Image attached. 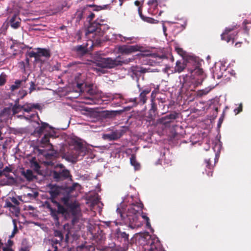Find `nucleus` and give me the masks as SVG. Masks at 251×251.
Wrapping results in <instances>:
<instances>
[{"label": "nucleus", "mask_w": 251, "mask_h": 251, "mask_svg": "<svg viewBox=\"0 0 251 251\" xmlns=\"http://www.w3.org/2000/svg\"><path fill=\"white\" fill-rule=\"evenodd\" d=\"M144 48L139 45H123L118 48V51L120 53L125 54H129L138 51H143Z\"/></svg>", "instance_id": "nucleus-12"}, {"label": "nucleus", "mask_w": 251, "mask_h": 251, "mask_svg": "<svg viewBox=\"0 0 251 251\" xmlns=\"http://www.w3.org/2000/svg\"><path fill=\"white\" fill-rule=\"evenodd\" d=\"M2 171L3 172V175L7 176L6 174L12 172V169L9 166H6Z\"/></svg>", "instance_id": "nucleus-43"}, {"label": "nucleus", "mask_w": 251, "mask_h": 251, "mask_svg": "<svg viewBox=\"0 0 251 251\" xmlns=\"http://www.w3.org/2000/svg\"><path fill=\"white\" fill-rule=\"evenodd\" d=\"M5 206L7 207H9L14 209H15L16 207L15 205H13L12 202L9 201H6L5 202Z\"/></svg>", "instance_id": "nucleus-48"}, {"label": "nucleus", "mask_w": 251, "mask_h": 251, "mask_svg": "<svg viewBox=\"0 0 251 251\" xmlns=\"http://www.w3.org/2000/svg\"><path fill=\"white\" fill-rule=\"evenodd\" d=\"M122 135L121 131L116 130L112 132L111 133L104 134L103 138L110 141L116 140L120 138Z\"/></svg>", "instance_id": "nucleus-22"}, {"label": "nucleus", "mask_w": 251, "mask_h": 251, "mask_svg": "<svg viewBox=\"0 0 251 251\" xmlns=\"http://www.w3.org/2000/svg\"><path fill=\"white\" fill-rule=\"evenodd\" d=\"M61 201L63 205L66 208L67 212L63 216L68 214L70 212L72 215H77L80 212V205L76 201H70V197L68 195L61 198Z\"/></svg>", "instance_id": "nucleus-4"}, {"label": "nucleus", "mask_w": 251, "mask_h": 251, "mask_svg": "<svg viewBox=\"0 0 251 251\" xmlns=\"http://www.w3.org/2000/svg\"><path fill=\"white\" fill-rule=\"evenodd\" d=\"M237 24L232 25L225 28L224 32L221 34V39L229 43L232 42V44L234 42L235 37L237 35L238 32L236 30L239 27Z\"/></svg>", "instance_id": "nucleus-7"}, {"label": "nucleus", "mask_w": 251, "mask_h": 251, "mask_svg": "<svg viewBox=\"0 0 251 251\" xmlns=\"http://www.w3.org/2000/svg\"><path fill=\"white\" fill-rule=\"evenodd\" d=\"M150 69H147L141 66H133L131 68V71L136 76H141L142 75L150 72Z\"/></svg>", "instance_id": "nucleus-21"}, {"label": "nucleus", "mask_w": 251, "mask_h": 251, "mask_svg": "<svg viewBox=\"0 0 251 251\" xmlns=\"http://www.w3.org/2000/svg\"><path fill=\"white\" fill-rule=\"evenodd\" d=\"M22 174L26 180L29 181L32 180L34 177L33 172L31 170H27L26 171H24Z\"/></svg>", "instance_id": "nucleus-28"}, {"label": "nucleus", "mask_w": 251, "mask_h": 251, "mask_svg": "<svg viewBox=\"0 0 251 251\" xmlns=\"http://www.w3.org/2000/svg\"><path fill=\"white\" fill-rule=\"evenodd\" d=\"M130 164L134 167L135 170H139L140 168V164L136 161V156L135 154H132L130 158Z\"/></svg>", "instance_id": "nucleus-29"}, {"label": "nucleus", "mask_w": 251, "mask_h": 251, "mask_svg": "<svg viewBox=\"0 0 251 251\" xmlns=\"http://www.w3.org/2000/svg\"><path fill=\"white\" fill-rule=\"evenodd\" d=\"M3 251H14L11 247H5L2 249Z\"/></svg>", "instance_id": "nucleus-61"}, {"label": "nucleus", "mask_w": 251, "mask_h": 251, "mask_svg": "<svg viewBox=\"0 0 251 251\" xmlns=\"http://www.w3.org/2000/svg\"><path fill=\"white\" fill-rule=\"evenodd\" d=\"M54 235L56 237H58V239H56L53 238L51 239L52 247L54 249L53 251H58V247L57 244H61V243L64 239V236L62 232L60 230H55L54 231Z\"/></svg>", "instance_id": "nucleus-13"}, {"label": "nucleus", "mask_w": 251, "mask_h": 251, "mask_svg": "<svg viewBox=\"0 0 251 251\" xmlns=\"http://www.w3.org/2000/svg\"><path fill=\"white\" fill-rule=\"evenodd\" d=\"M122 63L123 62L119 60L118 58H102L97 61L96 66L101 69L113 68L116 66L122 65Z\"/></svg>", "instance_id": "nucleus-8"}, {"label": "nucleus", "mask_w": 251, "mask_h": 251, "mask_svg": "<svg viewBox=\"0 0 251 251\" xmlns=\"http://www.w3.org/2000/svg\"><path fill=\"white\" fill-rule=\"evenodd\" d=\"M149 6L148 12L152 15H156L158 13L157 7L158 5V0H150L148 2Z\"/></svg>", "instance_id": "nucleus-20"}, {"label": "nucleus", "mask_w": 251, "mask_h": 251, "mask_svg": "<svg viewBox=\"0 0 251 251\" xmlns=\"http://www.w3.org/2000/svg\"><path fill=\"white\" fill-rule=\"evenodd\" d=\"M79 186V185L77 183H74L70 187H64L65 193H67L66 195H68L69 196V194L72 193L75 189V188Z\"/></svg>", "instance_id": "nucleus-31"}, {"label": "nucleus", "mask_w": 251, "mask_h": 251, "mask_svg": "<svg viewBox=\"0 0 251 251\" xmlns=\"http://www.w3.org/2000/svg\"><path fill=\"white\" fill-rule=\"evenodd\" d=\"M175 50L178 54L182 56H183L185 54V51L182 48H180L179 47H176Z\"/></svg>", "instance_id": "nucleus-41"}, {"label": "nucleus", "mask_w": 251, "mask_h": 251, "mask_svg": "<svg viewBox=\"0 0 251 251\" xmlns=\"http://www.w3.org/2000/svg\"><path fill=\"white\" fill-rule=\"evenodd\" d=\"M38 193L37 192H34L33 193H28L27 196L30 199H35L38 196Z\"/></svg>", "instance_id": "nucleus-47"}, {"label": "nucleus", "mask_w": 251, "mask_h": 251, "mask_svg": "<svg viewBox=\"0 0 251 251\" xmlns=\"http://www.w3.org/2000/svg\"><path fill=\"white\" fill-rule=\"evenodd\" d=\"M159 93V86H157L156 88H155L153 91H152L151 94V99H156V97L157 94Z\"/></svg>", "instance_id": "nucleus-36"}, {"label": "nucleus", "mask_w": 251, "mask_h": 251, "mask_svg": "<svg viewBox=\"0 0 251 251\" xmlns=\"http://www.w3.org/2000/svg\"><path fill=\"white\" fill-rule=\"evenodd\" d=\"M142 239L145 242L144 246L146 250L149 251H164L157 237L152 236L147 233L144 234Z\"/></svg>", "instance_id": "nucleus-2"}, {"label": "nucleus", "mask_w": 251, "mask_h": 251, "mask_svg": "<svg viewBox=\"0 0 251 251\" xmlns=\"http://www.w3.org/2000/svg\"><path fill=\"white\" fill-rule=\"evenodd\" d=\"M99 30V28L98 27H97L96 28H94L93 25H91L90 26H89L88 28V31L89 33H93L95 32H97Z\"/></svg>", "instance_id": "nucleus-42"}, {"label": "nucleus", "mask_w": 251, "mask_h": 251, "mask_svg": "<svg viewBox=\"0 0 251 251\" xmlns=\"http://www.w3.org/2000/svg\"><path fill=\"white\" fill-rule=\"evenodd\" d=\"M143 21L147 22L148 23H154V21L155 20L153 18H150V17H145L144 19H142Z\"/></svg>", "instance_id": "nucleus-53"}, {"label": "nucleus", "mask_w": 251, "mask_h": 251, "mask_svg": "<svg viewBox=\"0 0 251 251\" xmlns=\"http://www.w3.org/2000/svg\"><path fill=\"white\" fill-rule=\"evenodd\" d=\"M19 251H29V248L27 246H25L21 248Z\"/></svg>", "instance_id": "nucleus-60"}, {"label": "nucleus", "mask_w": 251, "mask_h": 251, "mask_svg": "<svg viewBox=\"0 0 251 251\" xmlns=\"http://www.w3.org/2000/svg\"><path fill=\"white\" fill-rule=\"evenodd\" d=\"M23 110V105H17V104H12L11 107L12 115L13 116Z\"/></svg>", "instance_id": "nucleus-30"}, {"label": "nucleus", "mask_w": 251, "mask_h": 251, "mask_svg": "<svg viewBox=\"0 0 251 251\" xmlns=\"http://www.w3.org/2000/svg\"><path fill=\"white\" fill-rule=\"evenodd\" d=\"M104 117L107 118H111L119 113L118 111H105L104 112Z\"/></svg>", "instance_id": "nucleus-32"}, {"label": "nucleus", "mask_w": 251, "mask_h": 251, "mask_svg": "<svg viewBox=\"0 0 251 251\" xmlns=\"http://www.w3.org/2000/svg\"><path fill=\"white\" fill-rule=\"evenodd\" d=\"M29 83H30V87L29 88V93L30 94L33 91L35 90L36 85L33 81H30Z\"/></svg>", "instance_id": "nucleus-38"}, {"label": "nucleus", "mask_w": 251, "mask_h": 251, "mask_svg": "<svg viewBox=\"0 0 251 251\" xmlns=\"http://www.w3.org/2000/svg\"><path fill=\"white\" fill-rule=\"evenodd\" d=\"M50 138H53V134L51 133H45L43 137L41 138L40 144L42 147H45L47 146L52 147V145L50 142Z\"/></svg>", "instance_id": "nucleus-19"}, {"label": "nucleus", "mask_w": 251, "mask_h": 251, "mask_svg": "<svg viewBox=\"0 0 251 251\" xmlns=\"http://www.w3.org/2000/svg\"><path fill=\"white\" fill-rule=\"evenodd\" d=\"M48 187L49 189L48 193L50 196L49 200L57 201L62 203L61 201V198L63 197V196L67 195L65 194L64 187L52 184H49Z\"/></svg>", "instance_id": "nucleus-6"}, {"label": "nucleus", "mask_w": 251, "mask_h": 251, "mask_svg": "<svg viewBox=\"0 0 251 251\" xmlns=\"http://www.w3.org/2000/svg\"><path fill=\"white\" fill-rule=\"evenodd\" d=\"M88 44L89 43H87L85 45L76 46L73 48V50L75 51L77 55L80 56H83L88 52V49L87 48Z\"/></svg>", "instance_id": "nucleus-18"}, {"label": "nucleus", "mask_w": 251, "mask_h": 251, "mask_svg": "<svg viewBox=\"0 0 251 251\" xmlns=\"http://www.w3.org/2000/svg\"><path fill=\"white\" fill-rule=\"evenodd\" d=\"M193 72L199 76H200L201 78H203L204 77V72L201 68H197Z\"/></svg>", "instance_id": "nucleus-35"}, {"label": "nucleus", "mask_w": 251, "mask_h": 251, "mask_svg": "<svg viewBox=\"0 0 251 251\" xmlns=\"http://www.w3.org/2000/svg\"><path fill=\"white\" fill-rule=\"evenodd\" d=\"M37 52L40 56H43L49 58L50 56V52L49 49L45 48H37Z\"/></svg>", "instance_id": "nucleus-27"}, {"label": "nucleus", "mask_w": 251, "mask_h": 251, "mask_svg": "<svg viewBox=\"0 0 251 251\" xmlns=\"http://www.w3.org/2000/svg\"><path fill=\"white\" fill-rule=\"evenodd\" d=\"M26 54L29 57H31V58L35 57H36V56H37V52H35L33 51L27 52L26 53Z\"/></svg>", "instance_id": "nucleus-52"}, {"label": "nucleus", "mask_w": 251, "mask_h": 251, "mask_svg": "<svg viewBox=\"0 0 251 251\" xmlns=\"http://www.w3.org/2000/svg\"><path fill=\"white\" fill-rule=\"evenodd\" d=\"M90 6H93L95 7L94 10L95 11H99L100 10L103 9L105 7V5H104L103 7L101 6H96V5H90Z\"/></svg>", "instance_id": "nucleus-55"}, {"label": "nucleus", "mask_w": 251, "mask_h": 251, "mask_svg": "<svg viewBox=\"0 0 251 251\" xmlns=\"http://www.w3.org/2000/svg\"><path fill=\"white\" fill-rule=\"evenodd\" d=\"M9 106L7 107H4L0 110V118L3 120H7L9 118H11L13 115H12L11 107L12 103H9Z\"/></svg>", "instance_id": "nucleus-16"}, {"label": "nucleus", "mask_w": 251, "mask_h": 251, "mask_svg": "<svg viewBox=\"0 0 251 251\" xmlns=\"http://www.w3.org/2000/svg\"><path fill=\"white\" fill-rule=\"evenodd\" d=\"M211 90V88L207 87L204 89L200 90L198 92V96L201 97L207 94Z\"/></svg>", "instance_id": "nucleus-34"}, {"label": "nucleus", "mask_w": 251, "mask_h": 251, "mask_svg": "<svg viewBox=\"0 0 251 251\" xmlns=\"http://www.w3.org/2000/svg\"><path fill=\"white\" fill-rule=\"evenodd\" d=\"M52 127L47 123L42 122L41 125L37 127L34 132L36 136L40 137L45 132L49 133Z\"/></svg>", "instance_id": "nucleus-14"}, {"label": "nucleus", "mask_w": 251, "mask_h": 251, "mask_svg": "<svg viewBox=\"0 0 251 251\" xmlns=\"http://www.w3.org/2000/svg\"><path fill=\"white\" fill-rule=\"evenodd\" d=\"M105 225L106 226L110 227L113 226V225L117 226L118 223L116 221L112 222V221H107L104 222Z\"/></svg>", "instance_id": "nucleus-44"}, {"label": "nucleus", "mask_w": 251, "mask_h": 251, "mask_svg": "<svg viewBox=\"0 0 251 251\" xmlns=\"http://www.w3.org/2000/svg\"><path fill=\"white\" fill-rule=\"evenodd\" d=\"M41 56H40V55L37 52V56L36 57H34L35 61L38 62L41 61Z\"/></svg>", "instance_id": "nucleus-62"}, {"label": "nucleus", "mask_w": 251, "mask_h": 251, "mask_svg": "<svg viewBox=\"0 0 251 251\" xmlns=\"http://www.w3.org/2000/svg\"><path fill=\"white\" fill-rule=\"evenodd\" d=\"M142 8H143V5L142 4L139 7H138V14H139L140 17H141V18L142 19H144L145 16L142 14Z\"/></svg>", "instance_id": "nucleus-46"}, {"label": "nucleus", "mask_w": 251, "mask_h": 251, "mask_svg": "<svg viewBox=\"0 0 251 251\" xmlns=\"http://www.w3.org/2000/svg\"><path fill=\"white\" fill-rule=\"evenodd\" d=\"M205 163L206 164V167L208 169L211 170L213 168V165L211 164L210 162V159H206L205 160Z\"/></svg>", "instance_id": "nucleus-45"}, {"label": "nucleus", "mask_w": 251, "mask_h": 251, "mask_svg": "<svg viewBox=\"0 0 251 251\" xmlns=\"http://www.w3.org/2000/svg\"><path fill=\"white\" fill-rule=\"evenodd\" d=\"M52 177L56 182L61 181L67 179L72 180V176L70 172L61 164L57 165V168L52 172Z\"/></svg>", "instance_id": "nucleus-5"}, {"label": "nucleus", "mask_w": 251, "mask_h": 251, "mask_svg": "<svg viewBox=\"0 0 251 251\" xmlns=\"http://www.w3.org/2000/svg\"><path fill=\"white\" fill-rule=\"evenodd\" d=\"M151 91V89L147 88L144 90L140 89V93L138 98H130L128 102H132V107L136 106L137 105H143L146 103L148 100L147 95Z\"/></svg>", "instance_id": "nucleus-9"}, {"label": "nucleus", "mask_w": 251, "mask_h": 251, "mask_svg": "<svg viewBox=\"0 0 251 251\" xmlns=\"http://www.w3.org/2000/svg\"><path fill=\"white\" fill-rule=\"evenodd\" d=\"M11 201L12 203H13L15 204V206L16 205H18L20 204L19 201L17 200L16 198H15L14 197H13L11 199Z\"/></svg>", "instance_id": "nucleus-56"}, {"label": "nucleus", "mask_w": 251, "mask_h": 251, "mask_svg": "<svg viewBox=\"0 0 251 251\" xmlns=\"http://www.w3.org/2000/svg\"><path fill=\"white\" fill-rule=\"evenodd\" d=\"M28 80L27 78L24 77L22 80H20V81H23L24 82L21 84V87L22 88H26L27 86V84H26L27 80Z\"/></svg>", "instance_id": "nucleus-49"}, {"label": "nucleus", "mask_w": 251, "mask_h": 251, "mask_svg": "<svg viewBox=\"0 0 251 251\" xmlns=\"http://www.w3.org/2000/svg\"><path fill=\"white\" fill-rule=\"evenodd\" d=\"M94 17H95V14L94 13H91L88 16V18H89L90 20H93Z\"/></svg>", "instance_id": "nucleus-64"}, {"label": "nucleus", "mask_w": 251, "mask_h": 251, "mask_svg": "<svg viewBox=\"0 0 251 251\" xmlns=\"http://www.w3.org/2000/svg\"><path fill=\"white\" fill-rule=\"evenodd\" d=\"M224 117V112H223L222 115L220 117V118L219 119V121H218V126L219 127H220L221 126V124H222V123L223 122Z\"/></svg>", "instance_id": "nucleus-54"}, {"label": "nucleus", "mask_w": 251, "mask_h": 251, "mask_svg": "<svg viewBox=\"0 0 251 251\" xmlns=\"http://www.w3.org/2000/svg\"><path fill=\"white\" fill-rule=\"evenodd\" d=\"M187 63L185 61L177 60L176 63L175 67V72L176 73H180L182 72L184 69L186 67Z\"/></svg>", "instance_id": "nucleus-24"}, {"label": "nucleus", "mask_w": 251, "mask_h": 251, "mask_svg": "<svg viewBox=\"0 0 251 251\" xmlns=\"http://www.w3.org/2000/svg\"><path fill=\"white\" fill-rule=\"evenodd\" d=\"M247 23L246 22V21H245L244 22H243V24L245 25V26H244V29L245 30V33L247 34H249V28H248V27L246 25Z\"/></svg>", "instance_id": "nucleus-58"}, {"label": "nucleus", "mask_w": 251, "mask_h": 251, "mask_svg": "<svg viewBox=\"0 0 251 251\" xmlns=\"http://www.w3.org/2000/svg\"><path fill=\"white\" fill-rule=\"evenodd\" d=\"M84 147L83 145L81 143H77L76 146L75 147V149L74 151L76 152V154L75 158H77L79 156H83V151H84Z\"/></svg>", "instance_id": "nucleus-26"}, {"label": "nucleus", "mask_w": 251, "mask_h": 251, "mask_svg": "<svg viewBox=\"0 0 251 251\" xmlns=\"http://www.w3.org/2000/svg\"><path fill=\"white\" fill-rule=\"evenodd\" d=\"M51 202L54 204V206H56L57 209L53 208L51 207V204L48 201L45 202V205L47 209H48L50 212V215L53 218V220L55 222H58L59 221V214L64 215L65 213L67 212L66 208L57 201H53L52 200H50Z\"/></svg>", "instance_id": "nucleus-3"}, {"label": "nucleus", "mask_w": 251, "mask_h": 251, "mask_svg": "<svg viewBox=\"0 0 251 251\" xmlns=\"http://www.w3.org/2000/svg\"><path fill=\"white\" fill-rule=\"evenodd\" d=\"M23 81H20V80H16L14 84L11 85L10 90L12 91H14L18 88L21 87V84L23 82Z\"/></svg>", "instance_id": "nucleus-33"}, {"label": "nucleus", "mask_w": 251, "mask_h": 251, "mask_svg": "<svg viewBox=\"0 0 251 251\" xmlns=\"http://www.w3.org/2000/svg\"><path fill=\"white\" fill-rule=\"evenodd\" d=\"M118 238L123 241V244L125 245V251L127 249V246L129 243V235L125 231H121L119 229L117 232Z\"/></svg>", "instance_id": "nucleus-17"}, {"label": "nucleus", "mask_w": 251, "mask_h": 251, "mask_svg": "<svg viewBox=\"0 0 251 251\" xmlns=\"http://www.w3.org/2000/svg\"><path fill=\"white\" fill-rule=\"evenodd\" d=\"M13 241L10 239H9L7 241V242L6 244V246L9 247L11 248V247L13 246Z\"/></svg>", "instance_id": "nucleus-59"}, {"label": "nucleus", "mask_w": 251, "mask_h": 251, "mask_svg": "<svg viewBox=\"0 0 251 251\" xmlns=\"http://www.w3.org/2000/svg\"><path fill=\"white\" fill-rule=\"evenodd\" d=\"M242 110H243L242 104L240 103L239 104V105L238 106V107H237V108H236L234 109V112L235 115H237L238 113H239L240 112H241L242 111Z\"/></svg>", "instance_id": "nucleus-40"}, {"label": "nucleus", "mask_w": 251, "mask_h": 251, "mask_svg": "<svg viewBox=\"0 0 251 251\" xmlns=\"http://www.w3.org/2000/svg\"><path fill=\"white\" fill-rule=\"evenodd\" d=\"M142 217L143 219H144L146 221H150V219L148 217H147L146 215H145V214L142 212Z\"/></svg>", "instance_id": "nucleus-63"}, {"label": "nucleus", "mask_w": 251, "mask_h": 251, "mask_svg": "<svg viewBox=\"0 0 251 251\" xmlns=\"http://www.w3.org/2000/svg\"><path fill=\"white\" fill-rule=\"evenodd\" d=\"M156 101L157 102L158 105H160V103H164L166 102V98L158 97L157 98H156Z\"/></svg>", "instance_id": "nucleus-39"}, {"label": "nucleus", "mask_w": 251, "mask_h": 251, "mask_svg": "<svg viewBox=\"0 0 251 251\" xmlns=\"http://www.w3.org/2000/svg\"><path fill=\"white\" fill-rule=\"evenodd\" d=\"M73 217L72 219V224L74 226L75 224H76L78 221H79V219L76 216V215H73Z\"/></svg>", "instance_id": "nucleus-50"}, {"label": "nucleus", "mask_w": 251, "mask_h": 251, "mask_svg": "<svg viewBox=\"0 0 251 251\" xmlns=\"http://www.w3.org/2000/svg\"><path fill=\"white\" fill-rule=\"evenodd\" d=\"M143 204L141 202L133 203L129 206L127 210L118 208L116 211L119 214L122 223L131 229L137 228L142 225L139 221L140 211H142Z\"/></svg>", "instance_id": "nucleus-1"}, {"label": "nucleus", "mask_w": 251, "mask_h": 251, "mask_svg": "<svg viewBox=\"0 0 251 251\" xmlns=\"http://www.w3.org/2000/svg\"><path fill=\"white\" fill-rule=\"evenodd\" d=\"M134 37H122L121 39V41L122 42H126L127 40H132L134 39Z\"/></svg>", "instance_id": "nucleus-57"}, {"label": "nucleus", "mask_w": 251, "mask_h": 251, "mask_svg": "<svg viewBox=\"0 0 251 251\" xmlns=\"http://www.w3.org/2000/svg\"><path fill=\"white\" fill-rule=\"evenodd\" d=\"M40 105L38 104L25 103L23 105V110L26 112L31 111L33 109H39Z\"/></svg>", "instance_id": "nucleus-25"}, {"label": "nucleus", "mask_w": 251, "mask_h": 251, "mask_svg": "<svg viewBox=\"0 0 251 251\" xmlns=\"http://www.w3.org/2000/svg\"><path fill=\"white\" fill-rule=\"evenodd\" d=\"M21 19L17 14H14L10 20V25L14 29L18 28L20 26Z\"/></svg>", "instance_id": "nucleus-23"}, {"label": "nucleus", "mask_w": 251, "mask_h": 251, "mask_svg": "<svg viewBox=\"0 0 251 251\" xmlns=\"http://www.w3.org/2000/svg\"><path fill=\"white\" fill-rule=\"evenodd\" d=\"M77 251H89L88 249L84 246H81L77 248Z\"/></svg>", "instance_id": "nucleus-51"}, {"label": "nucleus", "mask_w": 251, "mask_h": 251, "mask_svg": "<svg viewBox=\"0 0 251 251\" xmlns=\"http://www.w3.org/2000/svg\"><path fill=\"white\" fill-rule=\"evenodd\" d=\"M6 82V75L4 74H1L0 75V86L3 85Z\"/></svg>", "instance_id": "nucleus-37"}, {"label": "nucleus", "mask_w": 251, "mask_h": 251, "mask_svg": "<svg viewBox=\"0 0 251 251\" xmlns=\"http://www.w3.org/2000/svg\"><path fill=\"white\" fill-rule=\"evenodd\" d=\"M180 114L176 111L171 112L166 116L160 118L159 123L165 127L170 126V124L179 118Z\"/></svg>", "instance_id": "nucleus-10"}, {"label": "nucleus", "mask_w": 251, "mask_h": 251, "mask_svg": "<svg viewBox=\"0 0 251 251\" xmlns=\"http://www.w3.org/2000/svg\"><path fill=\"white\" fill-rule=\"evenodd\" d=\"M158 104L157 102L156 101V99H151V107L149 111V115L148 116L150 120L154 119L158 114Z\"/></svg>", "instance_id": "nucleus-15"}, {"label": "nucleus", "mask_w": 251, "mask_h": 251, "mask_svg": "<svg viewBox=\"0 0 251 251\" xmlns=\"http://www.w3.org/2000/svg\"><path fill=\"white\" fill-rule=\"evenodd\" d=\"M87 92L89 96L86 98L85 103L87 104H101L103 103V100L100 98L96 92L92 88H89Z\"/></svg>", "instance_id": "nucleus-11"}]
</instances>
